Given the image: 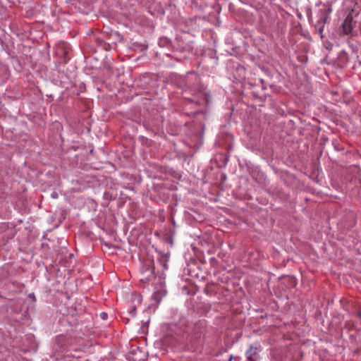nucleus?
Masks as SVG:
<instances>
[{
  "label": "nucleus",
  "instance_id": "423d86ee",
  "mask_svg": "<svg viewBox=\"0 0 361 361\" xmlns=\"http://www.w3.org/2000/svg\"><path fill=\"white\" fill-rule=\"evenodd\" d=\"M51 197L54 199H56L58 198L59 197V195L56 192H53L51 194Z\"/></svg>",
  "mask_w": 361,
  "mask_h": 361
},
{
  "label": "nucleus",
  "instance_id": "f03ea898",
  "mask_svg": "<svg viewBox=\"0 0 361 361\" xmlns=\"http://www.w3.org/2000/svg\"><path fill=\"white\" fill-rule=\"evenodd\" d=\"M330 11L331 10L329 8H326L325 6L319 8L317 12V19L315 22H313L312 16L308 15L309 20L312 22L315 32L322 39L324 37L323 31L324 25L329 18Z\"/></svg>",
  "mask_w": 361,
  "mask_h": 361
},
{
  "label": "nucleus",
  "instance_id": "9d476101",
  "mask_svg": "<svg viewBox=\"0 0 361 361\" xmlns=\"http://www.w3.org/2000/svg\"><path fill=\"white\" fill-rule=\"evenodd\" d=\"M231 359H232V357H231L228 361H231Z\"/></svg>",
  "mask_w": 361,
  "mask_h": 361
},
{
  "label": "nucleus",
  "instance_id": "1a4fd4ad",
  "mask_svg": "<svg viewBox=\"0 0 361 361\" xmlns=\"http://www.w3.org/2000/svg\"><path fill=\"white\" fill-rule=\"evenodd\" d=\"M358 316L361 318V312H358Z\"/></svg>",
  "mask_w": 361,
  "mask_h": 361
},
{
  "label": "nucleus",
  "instance_id": "7ed1b4c3",
  "mask_svg": "<svg viewBox=\"0 0 361 361\" xmlns=\"http://www.w3.org/2000/svg\"><path fill=\"white\" fill-rule=\"evenodd\" d=\"M199 94H200L199 99H197V100L191 99H190V101L194 102L198 104L207 105L209 103V94L205 92L203 89L199 91Z\"/></svg>",
  "mask_w": 361,
  "mask_h": 361
},
{
  "label": "nucleus",
  "instance_id": "6e6552de",
  "mask_svg": "<svg viewBox=\"0 0 361 361\" xmlns=\"http://www.w3.org/2000/svg\"><path fill=\"white\" fill-rule=\"evenodd\" d=\"M163 266H164V269H166V263H164V264H163Z\"/></svg>",
  "mask_w": 361,
  "mask_h": 361
},
{
  "label": "nucleus",
  "instance_id": "20e7f679",
  "mask_svg": "<svg viewBox=\"0 0 361 361\" xmlns=\"http://www.w3.org/2000/svg\"><path fill=\"white\" fill-rule=\"evenodd\" d=\"M257 348L250 346V348L245 353L246 357L250 361H255L257 359Z\"/></svg>",
  "mask_w": 361,
  "mask_h": 361
},
{
  "label": "nucleus",
  "instance_id": "0eeeda50",
  "mask_svg": "<svg viewBox=\"0 0 361 361\" xmlns=\"http://www.w3.org/2000/svg\"><path fill=\"white\" fill-rule=\"evenodd\" d=\"M100 316L103 319H106L107 318V314L106 312H102L100 314Z\"/></svg>",
  "mask_w": 361,
  "mask_h": 361
},
{
  "label": "nucleus",
  "instance_id": "f257e3e1",
  "mask_svg": "<svg viewBox=\"0 0 361 361\" xmlns=\"http://www.w3.org/2000/svg\"><path fill=\"white\" fill-rule=\"evenodd\" d=\"M341 30L345 35H361V6L355 4L348 11L346 16L341 24Z\"/></svg>",
  "mask_w": 361,
  "mask_h": 361
},
{
  "label": "nucleus",
  "instance_id": "39448f33",
  "mask_svg": "<svg viewBox=\"0 0 361 361\" xmlns=\"http://www.w3.org/2000/svg\"><path fill=\"white\" fill-rule=\"evenodd\" d=\"M149 275L147 277V278H145V279H147V280H149L151 279L152 278L154 277V271L152 270H150L149 271ZM141 280H144V278L143 279H141Z\"/></svg>",
  "mask_w": 361,
  "mask_h": 361
}]
</instances>
